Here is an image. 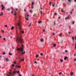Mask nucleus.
Returning <instances> with one entry per match:
<instances>
[{"mask_svg":"<svg viewBox=\"0 0 76 76\" xmlns=\"http://www.w3.org/2000/svg\"><path fill=\"white\" fill-rule=\"evenodd\" d=\"M20 42V43H22L23 42V39L21 37H20L17 38L16 39V42L17 43H19Z\"/></svg>","mask_w":76,"mask_h":76,"instance_id":"nucleus-1","label":"nucleus"},{"mask_svg":"<svg viewBox=\"0 0 76 76\" xmlns=\"http://www.w3.org/2000/svg\"><path fill=\"white\" fill-rule=\"evenodd\" d=\"M17 51H21L22 53H21V55H22V54H25L26 52L24 51V52H23V48H17Z\"/></svg>","mask_w":76,"mask_h":76,"instance_id":"nucleus-2","label":"nucleus"},{"mask_svg":"<svg viewBox=\"0 0 76 76\" xmlns=\"http://www.w3.org/2000/svg\"><path fill=\"white\" fill-rule=\"evenodd\" d=\"M16 28H17V26H18L19 28L20 29H22V25H21V24L19 22V21H17V25H16Z\"/></svg>","mask_w":76,"mask_h":76,"instance_id":"nucleus-3","label":"nucleus"},{"mask_svg":"<svg viewBox=\"0 0 76 76\" xmlns=\"http://www.w3.org/2000/svg\"><path fill=\"white\" fill-rule=\"evenodd\" d=\"M7 76H13V74L12 72H9V75Z\"/></svg>","mask_w":76,"mask_h":76,"instance_id":"nucleus-4","label":"nucleus"},{"mask_svg":"<svg viewBox=\"0 0 76 76\" xmlns=\"http://www.w3.org/2000/svg\"><path fill=\"white\" fill-rule=\"evenodd\" d=\"M1 6L2 7L1 10H3V9H4V8H5V7H4V6L3 4H2Z\"/></svg>","mask_w":76,"mask_h":76,"instance_id":"nucleus-5","label":"nucleus"},{"mask_svg":"<svg viewBox=\"0 0 76 76\" xmlns=\"http://www.w3.org/2000/svg\"><path fill=\"white\" fill-rule=\"evenodd\" d=\"M67 19H69V20L70 19V18L69 17V16H68L67 17Z\"/></svg>","mask_w":76,"mask_h":76,"instance_id":"nucleus-6","label":"nucleus"},{"mask_svg":"<svg viewBox=\"0 0 76 76\" xmlns=\"http://www.w3.org/2000/svg\"><path fill=\"white\" fill-rule=\"evenodd\" d=\"M16 67H18V68H20V66H18L16 65Z\"/></svg>","mask_w":76,"mask_h":76,"instance_id":"nucleus-7","label":"nucleus"},{"mask_svg":"<svg viewBox=\"0 0 76 76\" xmlns=\"http://www.w3.org/2000/svg\"><path fill=\"white\" fill-rule=\"evenodd\" d=\"M66 59H67V56H65L64 58V60H66Z\"/></svg>","mask_w":76,"mask_h":76,"instance_id":"nucleus-8","label":"nucleus"},{"mask_svg":"<svg viewBox=\"0 0 76 76\" xmlns=\"http://www.w3.org/2000/svg\"><path fill=\"white\" fill-rule=\"evenodd\" d=\"M73 74H74V73L73 72H71L70 73L71 75H73Z\"/></svg>","mask_w":76,"mask_h":76,"instance_id":"nucleus-9","label":"nucleus"},{"mask_svg":"<svg viewBox=\"0 0 76 76\" xmlns=\"http://www.w3.org/2000/svg\"><path fill=\"white\" fill-rule=\"evenodd\" d=\"M26 20H28V19H29V17H26Z\"/></svg>","mask_w":76,"mask_h":76,"instance_id":"nucleus-10","label":"nucleus"},{"mask_svg":"<svg viewBox=\"0 0 76 76\" xmlns=\"http://www.w3.org/2000/svg\"><path fill=\"white\" fill-rule=\"evenodd\" d=\"M3 15V12H1V13H0V16H2Z\"/></svg>","mask_w":76,"mask_h":76,"instance_id":"nucleus-11","label":"nucleus"},{"mask_svg":"<svg viewBox=\"0 0 76 76\" xmlns=\"http://www.w3.org/2000/svg\"><path fill=\"white\" fill-rule=\"evenodd\" d=\"M60 61L62 63V62H63V60L62 59H60Z\"/></svg>","mask_w":76,"mask_h":76,"instance_id":"nucleus-12","label":"nucleus"},{"mask_svg":"<svg viewBox=\"0 0 76 76\" xmlns=\"http://www.w3.org/2000/svg\"><path fill=\"white\" fill-rule=\"evenodd\" d=\"M13 28H14V26H12L11 28V30H13Z\"/></svg>","mask_w":76,"mask_h":76,"instance_id":"nucleus-13","label":"nucleus"},{"mask_svg":"<svg viewBox=\"0 0 76 76\" xmlns=\"http://www.w3.org/2000/svg\"><path fill=\"white\" fill-rule=\"evenodd\" d=\"M72 39H73V41H74V40L75 39V38L73 37H72Z\"/></svg>","mask_w":76,"mask_h":76,"instance_id":"nucleus-14","label":"nucleus"},{"mask_svg":"<svg viewBox=\"0 0 76 76\" xmlns=\"http://www.w3.org/2000/svg\"><path fill=\"white\" fill-rule=\"evenodd\" d=\"M25 16H26V17H28V16H29V15H28V14H26Z\"/></svg>","mask_w":76,"mask_h":76,"instance_id":"nucleus-15","label":"nucleus"},{"mask_svg":"<svg viewBox=\"0 0 76 76\" xmlns=\"http://www.w3.org/2000/svg\"><path fill=\"white\" fill-rule=\"evenodd\" d=\"M61 12H64V11L63 10V9H61Z\"/></svg>","mask_w":76,"mask_h":76,"instance_id":"nucleus-16","label":"nucleus"},{"mask_svg":"<svg viewBox=\"0 0 76 76\" xmlns=\"http://www.w3.org/2000/svg\"><path fill=\"white\" fill-rule=\"evenodd\" d=\"M40 41H41V42H43V39H41Z\"/></svg>","mask_w":76,"mask_h":76,"instance_id":"nucleus-17","label":"nucleus"},{"mask_svg":"<svg viewBox=\"0 0 76 76\" xmlns=\"http://www.w3.org/2000/svg\"><path fill=\"white\" fill-rule=\"evenodd\" d=\"M72 1V0H68L69 2H70Z\"/></svg>","mask_w":76,"mask_h":76,"instance_id":"nucleus-18","label":"nucleus"},{"mask_svg":"<svg viewBox=\"0 0 76 76\" xmlns=\"http://www.w3.org/2000/svg\"><path fill=\"white\" fill-rule=\"evenodd\" d=\"M1 32H2V33H4V31H3V30H1Z\"/></svg>","mask_w":76,"mask_h":76,"instance_id":"nucleus-19","label":"nucleus"},{"mask_svg":"<svg viewBox=\"0 0 76 76\" xmlns=\"http://www.w3.org/2000/svg\"><path fill=\"white\" fill-rule=\"evenodd\" d=\"M42 23V21H39L38 22V23Z\"/></svg>","mask_w":76,"mask_h":76,"instance_id":"nucleus-20","label":"nucleus"},{"mask_svg":"<svg viewBox=\"0 0 76 76\" xmlns=\"http://www.w3.org/2000/svg\"><path fill=\"white\" fill-rule=\"evenodd\" d=\"M62 74V72H59V75H61Z\"/></svg>","mask_w":76,"mask_h":76,"instance_id":"nucleus-21","label":"nucleus"},{"mask_svg":"<svg viewBox=\"0 0 76 76\" xmlns=\"http://www.w3.org/2000/svg\"><path fill=\"white\" fill-rule=\"evenodd\" d=\"M53 46L54 47H56V44H55V43H54L53 44Z\"/></svg>","mask_w":76,"mask_h":76,"instance_id":"nucleus-22","label":"nucleus"},{"mask_svg":"<svg viewBox=\"0 0 76 76\" xmlns=\"http://www.w3.org/2000/svg\"><path fill=\"white\" fill-rule=\"evenodd\" d=\"M38 55H37L36 56V58H38Z\"/></svg>","mask_w":76,"mask_h":76,"instance_id":"nucleus-23","label":"nucleus"},{"mask_svg":"<svg viewBox=\"0 0 76 76\" xmlns=\"http://www.w3.org/2000/svg\"><path fill=\"white\" fill-rule=\"evenodd\" d=\"M40 12L41 13V14L42 15V11H40Z\"/></svg>","mask_w":76,"mask_h":76,"instance_id":"nucleus-24","label":"nucleus"},{"mask_svg":"<svg viewBox=\"0 0 76 76\" xmlns=\"http://www.w3.org/2000/svg\"><path fill=\"white\" fill-rule=\"evenodd\" d=\"M16 73H19V71L18 70V71H16Z\"/></svg>","mask_w":76,"mask_h":76,"instance_id":"nucleus-25","label":"nucleus"},{"mask_svg":"<svg viewBox=\"0 0 76 76\" xmlns=\"http://www.w3.org/2000/svg\"><path fill=\"white\" fill-rule=\"evenodd\" d=\"M30 13H32V11L31 10H30Z\"/></svg>","mask_w":76,"mask_h":76,"instance_id":"nucleus-26","label":"nucleus"},{"mask_svg":"<svg viewBox=\"0 0 76 76\" xmlns=\"http://www.w3.org/2000/svg\"><path fill=\"white\" fill-rule=\"evenodd\" d=\"M9 55H10V56H12V53H9Z\"/></svg>","mask_w":76,"mask_h":76,"instance_id":"nucleus-27","label":"nucleus"},{"mask_svg":"<svg viewBox=\"0 0 76 76\" xmlns=\"http://www.w3.org/2000/svg\"><path fill=\"white\" fill-rule=\"evenodd\" d=\"M6 60L7 61H9V59L7 58H6Z\"/></svg>","mask_w":76,"mask_h":76,"instance_id":"nucleus-28","label":"nucleus"},{"mask_svg":"<svg viewBox=\"0 0 76 76\" xmlns=\"http://www.w3.org/2000/svg\"><path fill=\"white\" fill-rule=\"evenodd\" d=\"M54 25L55 26L56 25V22L55 21L54 22Z\"/></svg>","mask_w":76,"mask_h":76,"instance_id":"nucleus-29","label":"nucleus"},{"mask_svg":"<svg viewBox=\"0 0 76 76\" xmlns=\"http://www.w3.org/2000/svg\"><path fill=\"white\" fill-rule=\"evenodd\" d=\"M52 6H53V7H54V6H55V4H52Z\"/></svg>","mask_w":76,"mask_h":76,"instance_id":"nucleus-30","label":"nucleus"},{"mask_svg":"<svg viewBox=\"0 0 76 76\" xmlns=\"http://www.w3.org/2000/svg\"><path fill=\"white\" fill-rule=\"evenodd\" d=\"M40 55L41 56H43V54H42V53H40Z\"/></svg>","mask_w":76,"mask_h":76,"instance_id":"nucleus-31","label":"nucleus"},{"mask_svg":"<svg viewBox=\"0 0 76 76\" xmlns=\"http://www.w3.org/2000/svg\"><path fill=\"white\" fill-rule=\"evenodd\" d=\"M34 63H36V64H37V61H35L34 62Z\"/></svg>","mask_w":76,"mask_h":76,"instance_id":"nucleus-32","label":"nucleus"},{"mask_svg":"<svg viewBox=\"0 0 76 76\" xmlns=\"http://www.w3.org/2000/svg\"><path fill=\"white\" fill-rule=\"evenodd\" d=\"M21 32H22V34L24 33V31H21Z\"/></svg>","mask_w":76,"mask_h":76,"instance_id":"nucleus-33","label":"nucleus"},{"mask_svg":"<svg viewBox=\"0 0 76 76\" xmlns=\"http://www.w3.org/2000/svg\"><path fill=\"white\" fill-rule=\"evenodd\" d=\"M75 48L76 49V43H75Z\"/></svg>","mask_w":76,"mask_h":76,"instance_id":"nucleus-34","label":"nucleus"},{"mask_svg":"<svg viewBox=\"0 0 76 76\" xmlns=\"http://www.w3.org/2000/svg\"><path fill=\"white\" fill-rule=\"evenodd\" d=\"M53 35H55V34L54 33H52Z\"/></svg>","mask_w":76,"mask_h":76,"instance_id":"nucleus-35","label":"nucleus"},{"mask_svg":"<svg viewBox=\"0 0 76 76\" xmlns=\"http://www.w3.org/2000/svg\"><path fill=\"white\" fill-rule=\"evenodd\" d=\"M34 4V2H33L32 3L31 5H33Z\"/></svg>","mask_w":76,"mask_h":76,"instance_id":"nucleus-36","label":"nucleus"},{"mask_svg":"<svg viewBox=\"0 0 76 76\" xmlns=\"http://www.w3.org/2000/svg\"><path fill=\"white\" fill-rule=\"evenodd\" d=\"M13 10H12L11 12V14H13Z\"/></svg>","mask_w":76,"mask_h":76,"instance_id":"nucleus-37","label":"nucleus"},{"mask_svg":"<svg viewBox=\"0 0 76 76\" xmlns=\"http://www.w3.org/2000/svg\"><path fill=\"white\" fill-rule=\"evenodd\" d=\"M68 34H71V32L70 31H69L68 32Z\"/></svg>","mask_w":76,"mask_h":76,"instance_id":"nucleus-38","label":"nucleus"},{"mask_svg":"<svg viewBox=\"0 0 76 76\" xmlns=\"http://www.w3.org/2000/svg\"><path fill=\"white\" fill-rule=\"evenodd\" d=\"M5 54V52H4L2 53V54H3V55H4Z\"/></svg>","mask_w":76,"mask_h":76,"instance_id":"nucleus-39","label":"nucleus"},{"mask_svg":"<svg viewBox=\"0 0 76 76\" xmlns=\"http://www.w3.org/2000/svg\"><path fill=\"white\" fill-rule=\"evenodd\" d=\"M24 60H25L24 58L23 59H21V61H24Z\"/></svg>","mask_w":76,"mask_h":76,"instance_id":"nucleus-40","label":"nucleus"},{"mask_svg":"<svg viewBox=\"0 0 76 76\" xmlns=\"http://www.w3.org/2000/svg\"><path fill=\"white\" fill-rule=\"evenodd\" d=\"M72 24H74L75 23V21H73L72 23Z\"/></svg>","mask_w":76,"mask_h":76,"instance_id":"nucleus-41","label":"nucleus"},{"mask_svg":"<svg viewBox=\"0 0 76 76\" xmlns=\"http://www.w3.org/2000/svg\"><path fill=\"white\" fill-rule=\"evenodd\" d=\"M3 39H4V41H5V40H6V38H3Z\"/></svg>","mask_w":76,"mask_h":76,"instance_id":"nucleus-42","label":"nucleus"},{"mask_svg":"<svg viewBox=\"0 0 76 76\" xmlns=\"http://www.w3.org/2000/svg\"><path fill=\"white\" fill-rule=\"evenodd\" d=\"M31 25V24L30 23L28 25V26H30V25Z\"/></svg>","mask_w":76,"mask_h":76,"instance_id":"nucleus-43","label":"nucleus"},{"mask_svg":"<svg viewBox=\"0 0 76 76\" xmlns=\"http://www.w3.org/2000/svg\"><path fill=\"white\" fill-rule=\"evenodd\" d=\"M59 37H61V34H60L59 35Z\"/></svg>","mask_w":76,"mask_h":76,"instance_id":"nucleus-44","label":"nucleus"},{"mask_svg":"<svg viewBox=\"0 0 76 76\" xmlns=\"http://www.w3.org/2000/svg\"><path fill=\"white\" fill-rule=\"evenodd\" d=\"M10 9L9 8H8L7 9V10H8V11H9Z\"/></svg>","mask_w":76,"mask_h":76,"instance_id":"nucleus-45","label":"nucleus"},{"mask_svg":"<svg viewBox=\"0 0 76 76\" xmlns=\"http://www.w3.org/2000/svg\"><path fill=\"white\" fill-rule=\"evenodd\" d=\"M16 15V13H15V12L14 13V15Z\"/></svg>","mask_w":76,"mask_h":76,"instance_id":"nucleus-46","label":"nucleus"},{"mask_svg":"<svg viewBox=\"0 0 76 76\" xmlns=\"http://www.w3.org/2000/svg\"><path fill=\"white\" fill-rule=\"evenodd\" d=\"M5 26V27H7V25H6Z\"/></svg>","mask_w":76,"mask_h":76,"instance_id":"nucleus-47","label":"nucleus"},{"mask_svg":"<svg viewBox=\"0 0 76 76\" xmlns=\"http://www.w3.org/2000/svg\"><path fill=\"white\" fill-rule=\"evenodd\" d=\"M43 32H45V29H43Z\"/></svg>","mask_w":76,"mask_h":76,"instance_id":"nucleus-48","label":"nucleus"},{"mask_svg":"<svg viewBox=\"0 0 76 76\" xmlns=\"http://www.w3.org/2000/svg\"><path fill=\"white\" fill-rule=\"evenodd\" d=\"M72 45L73 46H74L75 45V44L72 43Z\"/></svg>","mask_w":76,"mask_h":76,"instance_id":"nucleus-49","label":"nucleus"},{"mask_svg":"<svg viewBox=\"0 0 76 76\" xmlns=\"http://www.w3.org/2000/svg\"><path fill=\"white\" fill-rule=\"evenodd\" d=\"M14 66H15V65H14V64H12V67H14Z\"/></svg>","mask_w":76,"mask_h":76,"instance_id":"nucleus-50","label":"nucleus"},{"mask_svg":"<svg viewBox=\"0 0 76 76\" xmlns=\"http://www.w3.org/2000/svg\"><path fill=\"white\" fill-rule=\"evenodd\" d=\"M55 15H57V13H55Z\"/></svg>","mask_w":76,"mask_h":76,"instance_id":"nucleus-51","label":"nucleus"},{"mask_svg":"<svg viewBox=\"0 0 76 76\" xmlns=\"http://www.w3.org/2000/svg\"><path fill=\"white\" fill-rule=\"evenodd\" d=\"M19 76H22L21 75L19 74Z\"/></svg>","mask_w":76,"mask_h":76,"instance_id":"nucleus-52","label":"nucleus"},{"mask_svg":"<svg viewBox=\"0 0 76 76\" xmlns=\"http://www.w3.org/2000/svg\"><path fill=\"white\" fill-rule=\"evenodd\" d=\"M70 13H71V14H72V12H70Z\"/></svg>","mask_w":76,"mask_h":76,"instance_id":"nucleus-53","label":"nucleus"},{"mask_svg":"<svg viewBox=\"0 0 76 76\" xmlns=\"http://www.w3.org/2000/svg\"><path fill=\"white\" fill-rule=\"evenodd\" d=\"M13 73L14 74L16 73V72L15 71H14V72Z\"/></svg>","mask_w":76,"mask_h":76,"instance_id":"nucleus-54","label":"nucleus"},{"mask_svg":"<svg viewBox=\"0 0 76 76\" xmlns=\"http://www.w3.org/2000/svg\"><path fill=\"white\" fill-rule=\"evenodd\" d=\"M49 4H51V2H50V3H49Z\"/></svg>","mask_w":76,"mask_h":76,"instance_id":"nucleus-55","label":"nucleus"},{"mask_svg":"<svg viewBox=\"0 0 76 76\" xmlns=\"http://www.w3.org/2000/svg\"><path fill=\"white\" fill-rule=\"evenodd\" d=\"M31 8L32 9V8H33V7H33V6H32L31 7Z\"/></svg>","mask_w":76,"mask_h":76,"instance_id":"nucleus-56","label":"nucleus"},{"mask_svg":"<svg viewBox=\"0 0 76 76\" xmlns=\"http://www.w3.org/2000/svg\"><path fill=\"white\" fill-rule=\"evenodd\" d=\"M76 61V58H75V59L74 60V61Z\"/></svg>","mask_w":76,"mask_h":76,"instance_id":"nucleus-57","label":"nucleus"},{"mask_svg":"<svg viewBox=\"0 0 76 76\" xmlns=\"http://www.w3.org/2000/svg\"><path fill=\"white\" fill-rule=\"evenodd\" d=\"M69 28H71V26H69Z\"/></svg>","mask_w":76,"mask_h":76,"instance_id":"nucleus-58","label":"nucleus"},{"mask_svg":"<svg viewBox=\"0 0 76 76\" xmlns=\"http://www.w3.org/2000/svg\"><path fill=\"white\" fill-rule=\"evenodd\" d=\"M36 16V14H34V16Z\"/></svg>","mask_w":76,"mask_h":76,"instance_id":"nucleus-59","label":"nucleus"},{"mask_svg":"<svg viewBox=\"0 0 76 76\" xmlns=\"http://www.w3.org/2000/svg\"><path fill=\"white\" fill-rule=\"evenodd\" d=\"M18 10V8H16V10Z\"/></svg>","mask_w":76,"mask_h":76,"instance_id":"nucleus-60","label":"nucleus"},{"mask_svg":"<svg viewBox=\"0 0 76 76\" xmlns=\"http://www.w3.org/2000/svg\"><path fill=\"white\" fill-rule=\"evenodd\" d=\"M74 1L75 2H76V0H74Z\"/></svg>","mask_w":76,"mask_h":76,"instance_id":"nucleus-61","label":"nucleus"},{"mask_svg":"<svg viewBox=\"0 0 76 76\" xmlns=\"http://www.w3.org/2000/svg\"><path fill=\"white\" fill-rule=\"evenodd\" d=\"M65 20H66V19H67V18H65Z\"/></svg>","mask_w":76,"mask_h":76,"instance_id":"nucleus-62","label":"nucleus"},{"mask_svg":"<svg viewBox=\"0 0 76 76\" xmlns=\"http://www.w3.org/2000/svg\"><path fill=\"white\" fill-rule=\"evenodd\" d=\"M75 40H76V37H75Z\"/></svg>","mask_w":76,"mask_h":76,"instance_id":"nucleus-63","label":"nucleus"},{"mask_svg":"<svg viewBox=\"0 0 76 76\" xmlns=\"http://www.w3.org/2000/svg\"><path fill=\"white\" fill-rule=\"evenodd\" d=\"M32 76H34V75H32Z\"/></svg>","mask_w":76,"mask_h":76,"instance_id":"nucleus-64","label":"nucleus"}]
</instances>
